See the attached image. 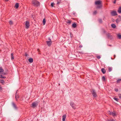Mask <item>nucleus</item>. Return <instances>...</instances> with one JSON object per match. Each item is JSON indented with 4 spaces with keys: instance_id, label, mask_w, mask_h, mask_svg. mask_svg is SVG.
Here are the masks:
<instances>
[{
    "instance_id": "f257e3e1",
    "label": "nucleus",
    "mask_w": 121,
    "mask_h": 121,
    "mask_svg": "<svg viewBox=\"0 0 121 121\" xmlns=\"http://www.w3.org/2000/svg\"><path fill=\"white\" fill-rule=\"evenodd\" d=\"M101 1L100 0H98L95 2V4L98 5V6H97V8H99L101 7L102 5L101 4Z\"/></svg>"
},
{
    "instance_id": "f03ea898",
    "label": "nucleus",
    "mask_w": 121,
    "mask_h": 121,
    "mask_svg": "<svg viewBox=\"0 0 121 121\" xmlns=\"http://www.w3.org/2000/svg\"><path fill=\"white\" fill-rule=\"evenodd\" d=\"M32 3L36 6H38L40 5L39 3L37 1L35 0H33Z\"/></svg>"
},
{
    "instance_id": "7ed1b4c3",
    "label": "nucleus",
    "mask_w": 121,
    "mask_h": 121,
    "mask_svg": "<svg viewBox=\"0 0 121 121\" xmlns=\"http://www.w3.org/2000/svg\"><path fill=\"white\" fill-rule=\"evenodd\" d=\"M38 104V102H35L33 103L32 104V106L33 108H35L36 107Z\"/></svg>"
},
{
    "instance_id": "20e7f679",
    "label": "nucleus",
    "mask_w": 121,
    "mask_h": 121,
    "mask_svg": "<svg viewBox=\"0 0 121 121\" xmlns=\"http://www.w3.org/2000/svg\"><path fill=\"white\" fill-rule=\"evenodd\" d=\"M70 105L74 109H75L76 108L75 104L73 102H71L70 103Z\"/></svg>"
},
{
    "instance_id": "39448f33",
    "label": "nucleus",
    "mask_w": 121,
    "mask_h": 121,
    "mask_svg": "<svg viewBox=\"0 0 121 121\" xmlns=\"http://www.w3.org/2000/svg\"><path fill=\"white\" fill-rule=\"evenodd\" d=\"M111 15L112 16H114L117 15V12L115 11H113L111 12Z\"/></svg>"
},
{
    "instance_id": "423d86ee",
    "label": "nucleus",
    "mask_w": 121,
    "mask_h": 121,
    "mask_svg": "<svg viewBox=\"0 0 121 121\" xmlns=\"http://www.w3.org/2000/svg\"><path fill=\"white\" fill-rule=\"evenodd\" d=\"M25 25L26 28L27 29H28L29 26V23L28 21H26L25 23Z\"/></svg>"
},
{
    "instance_id": "0eeeda50",
    "label": "nucleus",
    "mask_w": 121,
    "mask_h": 121,
    "mask_svg": "<svg viewBox=\"0 0 121 121\" xmlns=\"http://www.w3.org/2000/svg\"><path fill=\"white\" fill-rule=\"evenodd\" d=\"M121 21V17L120 16H118V18L116 20V22L117 23H118Z\"/></svg>"
},
{
    "instance_id": "6e6552de",
    "label": "nucleus",
    "mask_w": 121,
    "mask_h": 121,
    "mask_svg": "<svg viewBox=\"0 0 121 121\" xmlns=\"http://www.w3.org/2000/svg\"><path fill=\"white\" fill-rule=\"evenodd\" d=\"M46 43L47 45L49 46H50L52 44V41H47Z\"/></svg>"
},
{
    "instance_id": "1a4fd4ad",
    "label": "nucleus",
    "mask_w": 121,
    "mask_h": 121,
    "mask_svg": "<svg viewBox=\"0 0 121 121\" xmlns=\"http://www.w3.org/2000/svg\"><path fill=\"white\" fill-rule=\"evenodd\" d=\"M92 94L94 97H95L97 96V95L95 93V91L94 90H92Z\"/></svg>"
},
{
    "instance_id": "9d476101",
    "label": "nucleus",
    "mask_w": 121,
    "mask_h": 121,
    "mask_svg": "<svg viewBox=\"0 0 121 121\" xmlns=\"http://www.w3.org/2000/svg\"><path fill=\"white\" fill-rule=\"evenodd\" d=\"M66 118V115H64L62 116V121H65V119Z\"/></svg>"
},
{
    "instance_id": "9b49d317",
    "label": "nucleus",
    "mask_w": 121,
    "mask_h": 121,
    "mask_svg": "<svg viewBox=\"0 0 121 121\" xmlns=\"http://www.w3.org/2000/svg\"><path fill=\"white\" fill-rule=\"evenodd\" d=\"M117 115V114L116 113V112H112V116L113 117H114L116 116Z\"/></svg>"
},
{
    "instance_id": "f8f14e48",
    "label": "nucleus",
    "mask_w": 121,
    "mask_h": 121,
    "mask_svg": "<svg viewBox=\"0 0 121 121\" xmlns=\"http://www.w3.org/2000/svg\"><path fill=\"white\" fill-rule=\"evenodd\" d=\"M12 105L13 107L15 109H16L17 108V107L15 104L13 102L12 103Z\"/></svg>"
},
{
    "instance_id": "ddd939ff",
    "label": "nucleus",
    "mask_w": 121,
    "mask_h": 121,
    "mask_svg": "<svg viewBox=\"0 0 121 121\" xmlns=\"http://www.w3.org/2000/svg\"><path fill=\"white\" fill-rule=\"evenodd\" d=\"M15 7L16 9H17L19 7V4L18 3H17L15 5Z\"/></svg>"
},
{
    "instance_id": "4468645a",
    "label": "nucleus",
    "mask_w": 121,
    "mask_h": 121,
    "mask_svg": "<svg viewBox=\"0 0 121 121\" xmlns=\"http://www.w3.org/2000/svg\"><path fill=\"white\" fill-rule=\"evenodd\" d=\"M30 63H32L33 61V60L32 58H30L28 59Z\"/></svg>"
},
{
    "instance_id": "2eb2a0df",
    "label": "nucleus",
    "mask_w": 121,
    "mask_h": 121,
    "mask_svg": "<svg viewBox=\"0 0 121 121\" xmlns=\"http://www.w3.org/2000/svg\"><path fill=\"white\" fill-rule=\"evenodd\" d=\"M101 71L104 74L105 73L106 71L105 69L104 68H102L101 69Z\"/></svg>"
},
{
    "instance_id": "dca6fc26",
    "label": "nucleus",
    "mask_w": 121,
    "mask_h": 121,
    "mask_svg": "<svg viewBox=\"0 0 121 121\" xmlns=\"http://www.w3.org/2000/svg\"><path fill=\"white\" fill-rule=\"evenodd\" d=\"M118 38L120 39H121V35L119 34L117 35Z\"/></svg>"
},
{
    "instance_id": "f3484780",
    "label": "nucleus",
    "mask_w": 121,
    "mask_h": 121,
    "mask_svg": "<svg viewBox=\"0 0 121 121\" xmlns=\"http://www.w3.org/2000/svg\"><path fill=\"white\" fill-rule=\"evenodd\" d=\"M19 97V96L17 94V93H16L15 95V98L16 101L17 100V99Z\"/></svg>"
},
{
    "instance_id": "a211bd4d",
    "label": "nucleus",
    "mask_w": 121,
    "mask_h": 121,
    "mask_svg": "<svg viewBox=\"0 0 121 121\" xmlns=\"http://www.w3.org/2000/svg\"><path fill=\"white\" fill-rule=\"evenodd\" d=\"M111 26L113 28H115L116 27V25L114 24H111Z\"/></svg>"
},
{
    "instance_id": "6ab92c4d",
    "label": "nucleus",
    "mask_w": 121,
    "mask_h": 121,
    "mask_svg": "<svg viewBox=\"0 0 121 121\" xmlns=\"http://www.w3.org/2000/svg\"><path fill=\"white\" fill-rule=\"evenodd\" d=\"M118 12L120 13H121V7H120L119 8Z\"/></svg>"
},
{
    "instance_id": "aec40b11",
    "label": "nucleus",
    "mask_w": 121,
    "mask_h": 121,
    "mask_svg": "<svg viewBox=\"0 0 121 121\" xmlns=\"http://www.w3.org/2000/svg\"><path fill=\"white\" fill-rule=\"evenodd\" d=\"M3 69L1 67H0V73L3 72Z\"/></svg>"
},
{
    "instance_id": "412c9836",
    "label": "nucleus",
    "mask_w": 121,
    "mask_h": 121,
    "mask_svg": "<svg viewBox=\"0 0 121 121\" xmlns=\"http://www.w3.org/2000/svg\"><path fill=\"white\" fill-rule=\"evenodd\" d=\"M72 26L74 28L76 26V24L75 23H73L72 24Z\"/></svg>"
},
{
    "instance_id": "4be33fe9",
    "label": "nucleus",
    "mask_w": 121,
    "mask_h": 121,
    "mask_svg": "<svg viewBox=\"0 0 121 121\" xmlns=\"http://www.w3.org/2000/svg\"><path fill=\"white\" fill-rule=\"evenodd\" d=\"M13 53H12L11 54V59L12 60H13L14 59V58L13 56Z\"/></svg>"
},
{
    "instance_id": "5701e85b",
    "label": "nucleus",
    "mask_w": 121,
    "mask_h": 121,
    "mask_svg": "<svg viewBox=\"0 0 121 121\" xmlns=\"http://www.w3.org/2000/svg\"><path fill=\"white\" fill-rule=\"evenodd\" d=\"M46 23V20L45 18L43 20V25H45Z\"/></svg>"
},
{
    "instance_id": "b1692460",
    "label": "nucleus",
    "mask_w": 121,
    "mask_h": 121,
    "mask_svg": "<svg viewBox=\"0 0 121 121\" xmlns=\"http://www.w3.org/2000/svg\"><path fill=\"white\" fill-rule=\"evenodd\" d=\"M0 78H4V79H5V78H6V77H3L2 75H0Z\"/></svg>"
},
{
    "instance_id": "393cba45",
    "label": "nucleus",
    "mask_w": 121,
    "mask_h": 121,
    "mask_svg": "<svg viewBox=\"0 0 121 121\" xmlns=\"http://www.w3.org/2000/svg\"><path fill=\"white\" fill-rule=\"evenodd\" d=\"M108 69H109V72H110L112 70V68L111 67H109L108 68Z\"/></svg>"
},
{
    "instance_id": "a878e982",
    "label": "nucleus",
    "mask_w": 121,
    "mask_h": 121,
    "mask_svg": "<svg viewBox=\"0 0 121 121\" xmlns=\"http://www.w3.org/2000/svg\"><path fill=\"white\" fill-rule=\"evenodd\" d=\"M112 113L110 111H108V114L110 115H111Z\"/></svg>"
},
{
    "instance_id": "bb28decb",
    "label": "nucleus",
    "mask_w": 121,
    "mask_h": 121,
    "mask_svg": "<svg viewBox=\"0 0 121 121\" xmlns=\"http://www.w3.org/2000/svg\"><path fill=\"white\" fill-rule=\"evenodd\" d=\"M71 21L69 20H68V21L67 22V23L68 24H70L71 23Z\"/></svg>"
},
{
    "instance_id": "cd10ccee",
    "label": "nucleus",
    "mask_w": 121,
    "mask_h": 121,
    "mask_svg": "<svg viewBox=\"0 0 121 121\" xmlns=\"http://www.w3.org/2000/svg\"><path fill=\"white\" fill-rule=\"evenodd\" d=\"M9 24L10 25H12L13 24V22L12 21H10L9 22Z\"/></svg>"
},
{
    "instance_id": "c85d7f7f",
    "label": "nucleus",
    "mask_w": 121,
    "mask_h": 121,
    "mask_svg": "<svg viewBox=\"0 0 121 121\" xmlns=\"http://www.w3.org/2000/svg\"><path fill=\"white\" fill-rule=\"evenodd\" d=\"M102 80L103 81H105V78L104 76H103L102 78Z\"/></svg>"
},
{
    "instance_id": "c756f323",
    "label": "nucleus",
    "mask_w": 121,
    "mask_h": 121,
    "mask_svg": "<svg viewBox=\"0 0 121 121\" xmlns=\"http://www.w3.org/2000/svg\"><path fill=\"white\" fill-rule=\"evenodd\" d=\"M55 5V4L54 3H51V6L52 7H53V6L54 5Z\"/></svg>"
},
{
    "instance_id": "7c9ffc66",
    "label": "nucleus",
    "mask_w": 121,
    "mask_h": 121,
    "mask_svg": "<svg viewBox=\"0 0 121 121\" xmlns=\"http://www.w3.org/2000/svg\"><path fill=\"white\" fill-rule=\"evenodd\" d=\"M0 81L1 83H4V81L3 80H0Z\"/></svg>"
},
{
    "instance_id": "2f4dec72",
    "label": "nucleus",
    "mask_w": 121,
    "mask_h": 121,
    "mask_svg": "<svg viewBox=\"0 0 121 121\" xmlns=\"http://www.w3.org/2000/svg\"><path fill=\"white\" fill-rule=\"evenodd\" d=\"M107 121H114V120L113 119H110V120H108Z\"/></svg>"
},
{
    "instance_id": "473e14b6",
    "label": "nucleus",
    "mask_w": 121,
    "mask_h": 121,
    "mask_svg": "<svg viewBox=\"0 0 121 121\" xmlns=\"http://www.w3.org/2000/svg\"><path fill=\"white\" fill-rule=\"evenodd\" d=\"M114 99L116 100V101H118V99H117V98H114Z\"/></svg>"
},
{
    "instance_id": "72a5a7b5",
    "label": "nucleus",
    "mask_w": 121,
    "mask_h": 121,
    "mask_svg": "<svg viewBox=\"0 0 121 121\" xmlns=\"http://www.w3.org/2000/svg\"><path fill=\"white\" fill-rule=\"evenodd\" d=\"M121 80V79H118L117 80V83H118L120 82Z\"/></svg>"
},
{
    "instance_id": "f704fd0d",
    "label": "nucleus",
    "mask_w": 121,
    "mask_h": 121,
    "mask_svg": "<svg viewBox=\"0 0 121 121\" xmlns=\"http://www.w3.org/2000/svg\"><path fill=\"white\" fill-rule=\"evenodd\" d=\"M99 22L100 23H101L102 22V21L101 19H100L99 20Z\"/></svg>"
},
{
    "instance_id": "c9c22d12",
    "label": "nucleus",
    "mask_w": 121,
    "mask_h": 121,
    "mask_svg": "<svg viewBox=\"0 0 121 121\" xmlns=\"http://www.w3.org/2000/svg\"><path fill=\"white\" fill-rule=\"evenodd\" d=\"M115 90L116 92H117L118 91V90L117 89L115 88Z\"/></svg>"
},
{
    "instance_id": "e433bc0d",
    "label": "nucleus",
    "mask_w": 121,
    "mask_h": 121,
    "mask_svg": "<svg viewBox=\"0 0 121 121\" xmlns=\"http://www.w3.org/2000/svg\"><path fill=\"white\" fill-rule=\"evenodd\" d=\"M97 13V11H95L94 12L93 14H95L96 13Z\"/></svg>"
},
{
    "instance_id": "4c0bfd02",
    "label": "nucleus",
    "mask_w": 121,
    "mask_h": 121,
    "mask_svg": "<svg viewBox=\"0 0 121 121\" xmlns=\"http://www.w3.org/2000/svg\"><path fill=\"white\" fill-rule=\"evenodd\" d=\"M118 96L120 98H121V95L120 94H118Z\"/></svg>"
},
{
    "instance_id": "58836bf2",
    "label": "nucleus",
    "mask_w": 121,
    "mask_h": 121,
    "mask_svg": "<svg viewBox=\"0 0 121 121\" xmlns=\"http://www.w3.org/2000/svg\"><path fill=\"white\" fill-rule=\"evenodd\" d=\"M97 57L98 59H99L100 58V56H97Z\"/></svg>"
},
{
    "instance_id": "ea45409f",
    "label": "nucleus",
    "mask_w": 121,
    "mask_h": 121,
    "mask_svg": "<svg viewBox=\"0 0 121 121\" xmlns=\"http://www.w3.org/2000/svg\"><path fill=\"white\" fill-rule=\"evenodd\" d=\"M48 40H49V41H51V40L50 38H48Z\"/></svg>"
},
{
    "instance_id": "a19ab883",
    "label": "nucleus",
    "mask_w": 121,
    "mask_h": 121,
    "mask_svg": "<svg viewBox=\"0 0 121 121\" xmlns=\"http://www.w3.org/2000/svg\"><path fill=\"white\" fill-rule=\"evenodd\" d=\"M79 47L80 48H82V45H80Z\"/></svg>"
},
{
    "instance_id": "79ce46f5",
    "label": "nucleus",
    "mask_w": 121,
    "mask_h": 121,
    "mask_svg": "<svg viewBox=\"0 0 121 121\" xmlns=\"http://www.w3.org/2000/svg\"><path fill=\"white\" fill-rule=\"evenodd\" d=\"M2 88L0 86V90H2Z\"/></svg>"
},
{
    "instance_id": "37998d69",
    "label": "nucleus",
    "mask_w": 121,
    "mask_h": 121,
    "mask_svg": "<svg viewBox=\"0 0 121 121\" xmlns=\"http://www.w3.org/2000/svg\"><path fill=\"white\" fill-rule=\"evenodd\" d=\"M25 55L26 56H28V55L26 53H25Z\"/></svg>"
},
{
    "instance_id": "c03bdc74",
    "label": "nucleus",
    "mask_w": 121,
    "mask_h": 121,
    "mask_svg": "<svg viewBox=\"0 0 121 121\" xmlns=\"http://www.w3.org/2000/svg\"><path fill=\"white\" fill-rule=\"evenodd\" d=\"M116 0H115L114 1V3H115L116 2Z\"/></svg>"
},
{
    "instance_id": "a18cd8bd",
    "label": "nucleus",
    "mask_w": 121,
    "mask_h": 121,
    "mask_svg": "<svg viewBox=\"0 0 121 121\" xmlns=\"http://www.w3.org/2000/svg\"><path fill=\"white\" fill-rule=\"evenodd\" d=\"M114 57H116V55H114Z\"/></svg>"
},
{
    "instance_id": "49530a36",
    "label": "nucleus",
    "mask_w": 121,
    "mask_h": 121,
    "mask_svg": "<svg viewBox=\"0 0 121 121\" xmlns=\"http://www.w3.org/2000/svg\"><path fill=\"white\" fill-rule=\"evenodd\" d=\"M39 49H38V51H39Z\"/></svg>"
},
{
    "instance_id": "de8ad7c7",
    "label": "nucleus",
    "mask_w": 121,
    "mask_h": 121,
    "mask_svg": "<svg viewBox=\"0 0 121 121\" xmlns=\"http://www.w3.org/2000/svg\"><path fill=\"white\" fill-rule=\"evenodd\" d=\"M109 46H111V45H109Z\"/></svg>"
}]
</instances>
